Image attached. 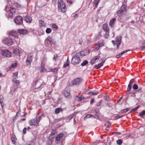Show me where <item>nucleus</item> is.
Wrapping results in <instances>:
<instances>
[{
    "instance_id": "nucleus-14",
    "label": "nucleus",
    "mask_w": 145,
    "mask_h": 145,
    "mask_svg": "<svg viewBox=\"0 0 145 145\" xmlns=\"http://www.w3.org/2000/svg\"><path fill=\"white\" fill-rule=\"evenodd\" d=\"M53 60L55 65H56L57 63H59V61L58 58V56L57 54L54 56L53 58Z\"/></svg>"
},
{
    "instance_id": "nucleus-28",
    "label": "nucleus",
    "mask_w": 145,
    "mask_h": 145,
    "mask_svg": "<svg viewBox=\"0 0 145 145\" xmlns=\"http://www.w3.org/2000/svg\"><path fill=\"white\" fill-rule=\"evenodd\" d=\"M120 9L124 12H126V6L124 5H123L121 7Z\"/></svg>"
},
{
    "instance_id": "nucleus-17",
    "label": "nucleus",
    "mask_w": 145,
    "mask_h": 145,
    "mask_svg": "<svg viewBox=\"0 0 145 145\" xmlns=\"http://www.w3.org/2000/svg\"><path fill=\"white\" fill-rule=\"evenodd\" d=\"M19 33L22 35H25L27 33L28 31L26 29H19L18 31Z\"/></svg>"
},
{
    "instance_id": "nucleus-64",
    "label": "nucleus",
    "mask_w": 145,
    "mask_h": 145,
    "mask_svg": "<svg viewBox=\"0 0 145 145\" xmlns=\"http://www.w3.org/2000/svg\"><path fill=\"white\" fill-rule=\"evenodd\" d=\"M94 99H92L90 101V104H92L94 102Z\"/></svg>"
},
{
    "instance_id": "nucleus-7",
    "label": "nucleus",
    "mask_w": 145,
    "mask_h": 145,
    "mask_svg": "<svg viewBox=\"0 0 145 145\" xmlns=\"http://www.w3.org/2000/svg\"><path fill=\"white\" fill-rule=\"evenodd\" d=\"M33 84L34 87L36 89L40 88L42 85V83H41L40 82L37 80L34 81Z\"/></svg>"
},
{
    "instance_id": "nucleus-51",
    "label": "nucleus",
    "mask_w": 145,
    "mask_h": 145,
    "mask_svg": "<svg viewBox=\"0 0 145 145\" xmlns=\"http://www.w3.org/2000/svg\"><path fill=\"white\" fill-rule=\"evenodd\" d=\"M123 116H120L119 115H117V116H115L114 117V118H115V119L116 120V119H118L119 118H122Z\"/></svg>"
},
{
    "instance_id": "nucleus-53",
    "label": "nucleus",
    "mask_w": 145,
    "mask_h": 145,
    "mask_svg": "<svg viewBox=\"0 0 145 145\" xmlns=\"http://www.w3.org/2000/svg\"><path fill=\"white\" fill-rule=\"evenodd\" d=\"M93 118H97L98 120L100 119L99 118V116L98 115V113L97 114L96 113V114L95 115V116H94Z\"/></svg>"
},
{
    "instance_id": "nucleus-37",
    "label": "nucleus",
    "mask_w": 145,
    "mask_h": 145,
    "mask_svg": "<svg viewBox=\"0 0 145 145\" xmlns=\"http://www.w3.org/2000/svg\"><path fill=\"white\" fill-rule=\"evenodd\" d=\"M51 31L52 29L49 28H47L46 30V32L47 34L50 33H51Z\"/></svg>"
},
{
    "instance_id": "nucleus-46",
    "label": "nucleus",
    "mask_w": 145,
    "mask_h": 145,
    "mask_svg": "<svg viewBox=\"0 0 145 145\" xmlns=\"http://www.w3.org/2000/svg\"><path fill=\"white\" fill-rule=\"evenodd\" d=\"M122 143V141L121 139H118L117 141V143L118 145H120Z\"/></svg>"
},
{
    "instance_id": "nucleus-55",
    "label": "nucleus",
    "mask_w": 145,
    "mask_h": 145,
    "mask_svg": "<svg viewBox=\"0 0 145 145\" xmlns=\"http://www.w3.org/2000/svg\"><path fill=\"white\" fill-rule=\"evenodd\" d=\"M52 27L53 28L56 29H57L58 28L57 26L55 24H53L52 25Z\"/></svg>"
},
{
    "instance_id": "nucleus-34",
    "label": "nucleus",
    "mask_w": 145,
    "mask_h": 145,
    "mask_svg": "<svg viewBox=\"0 0 145 145\" xmlns=\"http://www.w3.org/2000/svg\"><path fill=\"white\" fill-rule=\"evenodd\" d=\"M69 62L68 61V58L67 59V63L65 64H64L63 65V67L64 68H65L66 67H67L69 65Z\"/></svg>"
},
{
    "instance_id": "nucleus-23",
    "label": "nucleus",
    "mask_w": 145,
    "mask_h": 145,
    "mask_svg": "<svg viewBox=\"0 0 145 145\" xmlns=\"http://www.w3.org/2000/svg\"><path fill=\"white\" fill-rule=\"evenodd\" d=\"M10 35L14 36V37H16L17 33L16 32V31L13 30L11 31L10 32Z\"/></svg>"
},
{
    "instance_id": "nucleus-21",
    "label": "nucleus",
    "mask_w": 145,
    "mask_h": 145,
    "mask_svg": "<svg viewBox=\"0 0 145 145\" xmlns=\"http://www.w3.org/2000/svg\"><path fill=\"white\" fill-rule=\"evenodd\" d=\"M17 66V63H14L12 64L11 66H10L8 67V69H9V70H13V69L15 68Z\"/></svg>"
},
{
    "instance_id": "nucleus-13",
    "label": "nucleus",
    "mask_w": 145,
    "mask_h": 145,
    "mask_svg": "<svg viewBox=\"0 0 145 145\" xmlns=\"http://www.w3.org/2000/svg\"><path fill=\"white\" fill-rule=\"evenodd\" d=\"M29 123L30 125L37 126L38 124L35 119H31L29 121Z\"/></svg>"
},
{
    "instance_id": "nucleus-42",
    "label": "nucleus",
    "mask_w": 145,
    "mask_h": 145,
    "mask_svg": "<svg viewBox=\"0 0 145 145\" xmlns=\"http://www.w3.org/2000/svg\"><path fill=\"white\" fill-rule=\"evenodd\" d=\"M139 107H140L139 106H138L136 107L135 108H134V109H132L131 110V111L129 112V113H130L132 112L133 111L137 110L139 108Z\"/></svg>"
},
{
    "instance_id": "nucleus-24",
    "label": "nucleus",
    "mask_w": 145,
    "mask_h": 145,
    "mask_svg": "<svg viewBox=\"0 0 145 145\" xmlns=\"http://www.w3.org/2000/svg\"><path fill=\"white\" fill-rule=\"evenodd\" d=\"M13 53L16 55H18L19 54V50L18 48H16L13 50Z\"/></svg>"
},
{
    "instance_id": "nucleus-27",
    "label": "nucleus",
    "mask_w": 145,
    "mask_h": 145,
    "mask_svg": "<svg viewBox=\"0 0 145 145\" xmlns=\"http://www.w3.org/2000/svg\"><path fill=\"white\" fill-rule=\"evenodd\" d=\"M62 110V109L61 108H58L55 109V112L56 114H57L59 113Z\"/></svg>"
},
{
    "instance_id": "nucleus-16",
    "label": "nucleus",
    "mask_w": 145,
    "mask_h": 145,
    "mask_svg": "<svg viewBox=\"0 0 145 145\" xmlns=\"http://www.w3.org/2000/svg\"><path fill=\"white\" fill-rule=\"evenodd\" d=\"M64 136V134L63 133H59L58 134L56 137L55 140L56 141H59Z\"/></svg>"
},
{
    "instance_id": "nucleus-63",
    "label": "nucleus",
    "mask_w": 145,
    "mask_h": 145,
    "mask_svg": "<svg viewBox=\"0 0 145 145\" xmlns=\"http://www.w3.org/2000/svg\"><path fill=\"white\" fill-rule=\"evenodd\" d=\"M101 103V101H99L97 104L96 106H99Z\"/></svg>"
},
{
    "instance_id": "nucleus-8",
    "label": "nucleus",
    "mask_w": 145,
    "mask_h": 145,
    "mask_svg": "<svg viewBox=\"0 0 145 145\" xmlns=\"http://www.w3.org/2000/svg\"><path fill=\"white\" fill-rule=\"evenodd\" d=\"M2 54L3 56L7 57H10L12 55L10 52L7 50H2Z\"/></svg>"
},
{
    "instance_id": "nucleus-1",
    "label": "nucleus",
    "mask_w": 145,
    "mask_h": 145,
    "mask_svg": "<svg viewBox=\"0 0 145 145\" xmlns=\"http://www.w3.org/2000/svg\"><path fill=\"white\" fill-rule=\"evenodd\" d=\"M82 52H80L76 53L75 55L72 57L71 63L74 65L78 64L80 62V59L79 57L80 55H82Z\"/></svg>"
},
{
    "instance_id": "nucleus-36",
    "label": "nucleus",
    "mask_w": 145,
    "mask_h": 145,
    "mask_svg": "<svg viewBox=\"0 0 145 145\" xmlns=\"http://www.w3.org/2000/svg\"><path fill=\"white\" fill-rule=\"evenodd\" d=\"M18 72H14L13 74V76L14 77L13 78H18Z\"/></svg>"
},
{
    "instance_id": "nucleus-41",
    "label": "nucleus",
    "mask_w": 145,
    "mask_h": 145,
    "mask_svg": "<svg viewBox=\"0 0 145 145\" xmlns=\"http://www.w3.org/2000/svg\"><path fill=\"white\" fill-rule=\"evenodd\" d=\"M97 44L100 47L103 46L104 45V44L103 42H99L97 43Z\"/></svg>"
},
{
    "instance_id": "nucleus-6",
    "label": "nucleus",
    "mask_w": 145,
    "mask_h": 145,
    "mask_svg": "<svg viewBox=\"0 0 145 145\" xmlns=\"http://www.w3.org/2000/svg\"><path fill=\"white\" fill-rule=\"evenodd\" d=\"M64 95L66 98L69 99L71 97V95L70 93V89L69 88H67L64 92Z\"/></svg>"
},
{
    "instance_id": "nucleus-12",
    "label": "nucleus",
    "mask_w": 145,
    "mask_h": 145,
    "mask_svg": "<svg viewBox=\"0 0 145 145\" xmlns=\"http://www.w3.org/2000/svg\"><path fill=\"white\" fill-rule=\"evenodd\" d=\"M33 56H32L29 55L27 57L26 61L27 65H30L32 61Z\"/></svg>"
},
{
    "instance_id": "nucleus-35",
    "label": "nucleus",
    "mask_w": 145,
    "mask_h": 145,
    "mask_svg": "<svg viewBox=\"0 0 145 145\" xmlns=\"http://www.w3.org/2000/svg\"><path fill=\"white\" fill-rule=\"evenodd\" d=\"M14 5L17 8L21 7L20 5L16 3H14Z\"/></svg>"
},
{
    "instance_id": "nucleus-38",
    "label": "nucleus",
    "mask_w": 145,
    "mask_h": 145,
    "mask_svg": "<svg viewBox=\"0 0 145 145\" xmlns=\"http://www.w3.org/2000/svg\"><path fill=\"white\" fill-rule=\"evenodd\" d=\"M3 98L0 97V103L2 108H3Z\"/></svg>"
},
{
    "instance_id": "nucleus-4",
    "label": "nucleus",
    "mask_w": 145,
    "mask_h": 145,
    "mask_svg": "<svg viewBox=\"0 0 145 145\" xmlns=\"http://www.w3.org/2000/svg\"><path fill=\"white\" fill-rule=\"evenodd\" d=\"M17 78H13L12 79V81L14 85H16V86L15 88H12L11 89V91H14L17 89L18 87V86L20 84V82L18 80L16 79Z\"/></svg>"
},
{
    "instance_id": "nucleus-18",
    "label": "nucleus",
    "mask_w": 145,
    "mask_h": 145,
    "mask_svg": "<svg viewBox=\"0 0 145 145\" xmlns=\"http://www.w3.org/2000/svg\"><path fill=\"white\" fill-rule=\"evenodd\" d=\"M103 28L105 31H109V29L108 24H104L103 26Z\"/></svg>"
},
{
    "instance_id": "nucleus-47",
    "label": "nucleus",
    "mask_w": 145,
    "mask_h": 145,
    "mask_svg": "<svg viewBox=\"0 0 145 145\" xmlns=\"http://www.w3.org/2000/svg\"><path fill=\"white\" fill-rule=\"evenodd\" d=\"M138 88V85L136 84H134L133 85V88L134 89H137Z\"/></svg>"
},
{
    "instance_id": "nucleus-40",
    "label": "nucleus",
    "mask_w": 145,
    "mask_h": 145,
    "mask_svg": "<svg viewBox=\"0 0 145 145\" xmlns=\"http://www.w3.org/2000/svg\"><path fill=\"white\" fill-rule=\"evenodd\" d=\"M109 31H106V33L104 35V37L106 39L108 38L109 37Z\"/></svg>"
},
{
    "instance_id": "nucleus-11",
    "label": "nucleus",
    "mask_w": 145,
    "mask_h": 145,
    "mask_svg": "<svg viewBox=\"0 0 145 145\" xmlns=\"http://www.w3.org/2000/svg\"><path fill=\"white\" fill-rule=\"evenodd\" d=\"M45 64L42 62L41 65V67L39 69V70L41 73L47 71V69L45 68Z\"/></svg>"
},
{
    "instance_id": "nucleus-57",
    "label": "nucleus",
    "mask_w": 145,
    "mask_h": 145,
    "mask_svg": "<svg viewBox=\"0 0 145 145\" xmlns=\"http://www.w3.org/2000/svg\"><path fill=\"white\" fill-rule=\"evenodd\" d=\"M50 43L52 44H55V42L54 41V40L52 39L51 41L50 42Z\"/></svg>"
},
{
    "instance_id": "nucleus-59",
    "label": "nucleus",
    "mask_w": 145,
    "mask_h": 145,
    "mask_svg": "<svg viewBox=\"0 0 145 145\" xmlns=\"http://www.w3.org/2000/svg\"><path fill=\"white\" fill-rule=\"evenodd\" d=\"M73 117V114H72L70 115L68 117V118H69V120H71L72 118Z\"/></svg>"
},
{
    "instance_id": "nucleus-56",
    "label": "nucleus",
    "mask_w": 145,
    "mask_h": 145,
    "mask_svg": "<svg viewBox=\"0 0 145 145\" xmlns=\"http://www.w3.org/2000/svg\"><path fill=\"white\" fill-rule=\"evenodd\" d=\"M52 40V38L50 36L48 37L47 38V39L46 40H48L49 42L50 41H51V40Z\"/></svg>"
},
{
    "instance_id": "nucleus-48",
    "label": "nucleus",
    "mask_w": 145,
    "mask_h": 145,
    "mask_svg": "<svg viewBox=\"0 0 145 145\" xmlns=\"http://www.w3.org/2000/svg\"><path fill=\"white\" fill-rule=\"evenodd\" d=\"M76 99L78 101H81L83 100V99H84V98H82V97H77Z\"/></svg>"
},
{
    "instance_id": "nucleus-49",
    "label": "nucleus",
    "mask_w": 145,
    "mask_h": 145,
    "mask_svg": "<svg viewBox=\"0 0 145 145\" xmlns=\"http://www.w3.org/2000/svg\"><path fill=\"white\" fill-rule=\"evenodd\" d=\"M100 47L99 46V45L97 44L95 46V50L96 51L98 50Z\"/></svg>"
},
{
    "instance_id": "nucleus-20",
    "label": "nucleus",
    "mask_w": 145,
    "mask_h": 145,
    "mask_svg": "<svg viewBox=\"0 0 145 145\" xmlns=\"http://www.w3.org/2000/svg\"><path fill=\"white\" fill-rule=\"evenodd\" d=\"M105 61H103L101 63L98 64V65H95L94 66L95 68L96 69H98L103 66V63H105Z\"/></svg>"
},
{
    "instance_id": "nucleus-5",
    "label": "nucleus",
    "mask_w": 145,
    "mask_h": 145,
    "mask_svg": "<svg viewBox=\"0 0 145 145\" xmlns=\"http://www.w3.org/2000/svg\"><path fill=\"white\" fill-rule=\"evenodd\" d=\"M14 21L17 25L22 24L23 23V18L21 16H17L15 18Z\"/></svg>"
},
{
    "instance_id": "nucleus-45",
    "label": "nucleus",
    "mask_w": 145,
    "mask_h": 145,
    "mask_svg": "<svg viewBox=\"0 0 145 145\" xmlns=\"http://www.w3.org/2000/svg\"><path fill=\"white\" fill-rule=\"evenodd\" d=\"M144 115H145V110H143L139 114V115L141 117H142Z\"/></svg>"
},
{
    "instance_id": "nucleus-29",
    "label": "nucleus",
    "mask_w": 145,
    "mask_h": 145,
    "mask_svg": "<svg viewBox=\"0 0 145 145\" xmlns=\"http://www.w3.org/2000/svg\"><path fill=\"white\" fill-rule=\"evenodd\" d=\"M94 116L92 115V114H89L87 115H86L84 117V119L86 120L87 118H93Z\"/></svg>"
},
{
    "instance_id": "nucleus-3",
    "label": "nucleus",
    "mask_w": 145,
    "mask_h": 145,
    "mask_svg": "<svg viewBox=\"0 0 145 145\" xmlns=\"http://www.w3.org/2000/svg\"><path fill=\"white\" fill-rule=\"evenodd\" d=\"M3 43L7 45L10 46L13 44V41L11 38L7 37L3 39Z\"/></svg>"
},
{
    "instance_id": "nucleus-50",
    "label": "nucleus",
    "mask_w": 145,
    "mask_h": 145,
    "mask_svg": "<svg viewBox=\"0 0 145 145\" xmlns=\"http://www.w3.org/2000/svg\"><path fill=\"white\" fill-rule=\"evenodd\" d=\"M41 118V116H39L38 118H37L36 119V121H37V124H38L39 123V122L40 118Z\"/></svg>"
},
{
    "instance_id": "nucleus-26",
    "label": "nucleus",
    "mask_w": 145,
    "mask_h": 145,
    "mask_svg": "<svg viewBox=\"0 0 145 145\" xmlns=\"http://www.w3.org/2000/svg\"><path fill=\"white\" fill-rule=\"evenodd\" d=\"M100 0H94L93 1V3L95 5V8H97V5L99 2Z\"/></svg>"
},
{
    "instance_id": "nucleus-62",
    "label": "nucleus",
    "mask_w": 145,
    "mask_h": 145,
    "mask_svg": "<svg viewBox=\"0 0 145 145\" xmlns=\"http://www.w3.org/2000/svg\"><path fill=\"white\" fill-rule=\"evenodd\" d=\"M95 111L96 113H97V114L98 113L99 110L98 108H95Z\"/></svg>"
},
{
    "instance_id": "nucleus-9",
    "label": "nucleus",
    "mask_w": 145,
    "mask_h": 145,
    "mask_svg": "<svg viewBox=\"0 0 145 145\" xmlns=\"http://www.w3.org/2000/svg\"><path fill=\"white\" fill-rule=\"evenodd\" d=\"M82 81V78H78L73 80L72 81V83L74 85H78L80 84Z\"/></svg>"
},
{
    "instance_id": "nucleus-22",
    "label": "nucleus",
    "mask_w": 145,
    "mask_h": 145,
    "mask_svg": "<svg viewBox=\"0 0 145 145\" xmlns=\"http://www.w3.org/2000/svg\"><path fill=\"white\" fill-rule=\"evenodd\" d=\"M39 26L40 27H45L46 26V24L42 20H40L39 21Z\"/></svg>"
},
{
    "instance_id": "nucleus-54",
    "label": "nucleus",
    "mask_w": 145,
    "mask_h": 145,
    "mask_svg": "<svg viewBox=\"0 0 145 145\" xmlns=\"http://www.w3.org/2000/svg\"><path fill=\"white\" fill-rule=\"evenodd\" d=\"M98 92L97 91H93L92 95H97L98 93Z\"/></svg>"
},
{
    "instance_id": "nucleus-39",
    "label": "nucleus",
    "mask_w": 145,
    "mask_h": 145,
    "mask_svg": "<svg viewBox=\"0 0 145 145\" xmlns=\"http://www.w3.org/2000/svg\"><path fill=\"white\" fill-rule=\"evenodd\" d=\"M25 145H35L34 142L33 141L29 142L27 143Z\"/></svg>"
},
{
    "instance_id": "nucleus-25",
    "label": "nucleus",
    "mask_w": 145,
    "mask_h": 145,
    "mask_svg": "<svg viewBox=\"0 0 145 145\" xmlns=\"http://www.w3.org/2000/svg\"><path fill=\"white\" fill-rule=\"evenodd\" d=\"M130 109V108H126L122 109L120 111L121 113H126Z\"/></svg>"
},
{
    "instance_id": "nucleus-33",
    "label": "nucleus",
    "mask_w": 145,
    "mask_h": 145,
    "mask_svg": "<svg viewBox=\"0 0 145 145\" xmlns=\"http://www.w3.org/2000/svg\"><path fill=\"white\" fill-rule=\"evenodd\" d=\"M10 12L12 14L15 13L16 12V9L14 8L11 7H10Z\"/></svg>"
},
{
    "instance_id": "nucleus-43",
    "label": "nucleus",
    "mask_w": 145,
    "mask_h": 145,
    "mask_svg": "<svg viewBox=\"0 0 145 145\" xmlns=\"http://www.w3.org/2000/svg\"><path fill=\"white\" fill-rule=\"evenodd\" d=\"M123 12L120 9V10H118L117 12V14L119 16H120V14H123Z\"/></svg>"
},
{
    "instance_id": "nucleus-15",
    "label": "nucleus",
    "mask_w": 145,
    "mask_h": 145,
    "mask_svg": "<svg viewBox=\"0 0 145 145\" xmlns=\"http://www.w3.org/2000/svg\"><path fill=\"white\" fill-rule=\"evenodd\" d=\"M116 20V19L115 18H114L111 19L109 23V25L111 28H113L114 27V24Z\"/></svg>"
},
{
    "instance_id": "nucleus-44",
    "label": "nucleus",
    "mask_w": 145,
    "mask_h": 145,
    "mask_svg": "<svg viewBox=\"0 0 145 145\" xmlns=\"http://www.w3.org/2000/svg\"><path fill=\"white\" fill-rule=\"evenodd\" d=\"M132 80H131L129 82V83L128 85V88H127V90L128 91H129L131 89V87L130 86V84L131 83H132Z\"/></svg>"
},
{
    "instance_id": "nucleus-19",
    "label": "nucleus",
    "mask_w": 145,
    "mask_h": 145,
    "mask_svg": "<svg viewBox=\"0 0 145 145\" xmlns=\"http://www.w3.org/2000/svg\"><path fill=\"white\" fill-rule=\"evenodd\" d=\"M24 20L27 23H30L32 21L31 18L28 16H26L24 18Z\"/></svg>"
},
{
    "instance_id": "nucleus-52",
    "label": "nucleus",
    "mask_w": 145,
    "mask_h": 145,
    "mask_svg": "<svg viewBox=\"0 0 145 145\" xmlns=\"http://www.w3.org/2000/svg\"><path fill=\"white\" fill-rule=\"evenodd\" d=\"M67 2L68 3H69L70 4H72L74 0H66Z\"/></svg>"
},
{
    "instance_id": "nucleus-30",
    "label": "nucleus",
    "mask_w": 145,
    "mask_h": 145,
    "mask_svg": "<svg viewBox=\"0 0 145 145\" xmlns=\"http://www.w3.org/2000/svg\"><path fill=\"white\" fill-rule=\"evenodd\" d=\"M121 36H120L118 37L117 38L116 40V43H121Z\"/></svg>"
},
{
    "instance_id": "nucleus-2",
    "label": "nucleus",
    "mask_w": 145,
    "mask_h": 145,
    "mask_svg": "<svg viewBox=\"0 0 145 145\" xmlns=\"http://www.w3.org/2000/svg\"><path fill=\"white\" fill-rule=\"evenodd\" d=\"M57 4L59 9L62 12H65L67 10L65 3L62 0H58Z\"/></svg>"
},
{
    "instance_id": "nucleus-58",
    "label": "nucleus",
    "mask_w": 145,
    "mask_h": 145,
    "mask_svg": "<svg viewBox=\"0 0 145 145\" xmlns=\"http://www.w3.org/2000/svg\"><path fill=\"white\" fill-rule=\"evenodd\" d=\"M122 55L121 53H120L119 54L116 55V57L117 58L121 57Z\"/></svg>"
},
{
    "instance_id": "nucleus-10",
    "label": "nucleus",
    "mask_w": 145,
    "mask_h": 145,
    "mask_svg": "<svg viewBox=\"0 0 145 145\" xmlns=\"http://www.w3.org/2000/svg\"><path fill=\"white\" fill-rule=\"evenodd\" d=\"M100 56H99L94 57L91 61V65L94 64L95 62H97L99 59Z\"/></svg>"
},
{
    "instance_id": "nucleus-32",
    "label": "nucleus",
    "mask_w": 145,
    "mask_h": 145,
    "mask_svg": "<svg viewBox=\"0 0 145 145\" xmlns=\"http://www.w3.org/2000/svg\"><path fill=\"white\" fill-rule=\"evenodd\" d=\"M88 63V61L87 60L84 61L81 63V65L83 66L86 65Z\"/></svg>"
},
{
    "instance_id": "nucleus-60",
    "label": "nucleus",
    "mask_w": 145,
    "mask_h": 145,
    "mask_svg": "<svg viewBox=\"0 0 145 145\" xmlns=\"http://www.w3.org/2000/svg\"><path fill=\"white\" fill-rule=\"evenodd\" d=\"M27 128H25L23 130V132L24 134H25L26 133V130Z\"/></svg>"
},
{
    "instance_id": "nucleus-31",
    "label": "nucleus",
    "mask_w": 145,
    "mask_h": 145,
    "mask_svg": "<svg viewBox=\"0 0 145 145\" xmlns=\"http://www.w3.org/2000/svg\"><path fill=\"white\" fill-rule=\"evenodd\" d=\"M60 67L58 66L57 68H54L53 69H52L51 70L52 72H56L59 69Z\"/></svg>"
},
{
    "instance_id": "nucleus-61",
    "label": "nucleus",
    "mask_w": 145,
    "mask_h": 145,
    "mask_svg": "<svg viewBox=\"0 0 145 145\" xmlns=\"http://www.w3.org/2000/svg\"><path fill=\"white\" fill-rule=\"evenodd\" d=\"M129 50H125V51L122 52H121V53L122 55H123V54H125V53L127 52Z\"/></svg>"
}]
</instances>
